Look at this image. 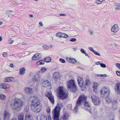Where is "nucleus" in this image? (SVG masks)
<instances>
[{
    "label": "nucleus",
    "instance_id": "f257e3e1",
    "mask_svg": "<svg viewBox=\"0 0 120 120\" xmlns=\"http://www.w3.org/2000/svg\"><path fill=\"white\" fill-rule=\"evenodd\" d=\"M109 88L106 87H103L101 90V94L104 95V97H106L105 101L106 103L111 105V107L113 110H116L117 108L118 102L116 100H111V99L108 98L110 94Z\"/></svg>",
    "mask_w": 120,
    "mask_h": 120
},
{
    "label": "nucleus",
    "instance_id": "f03ea898",
    "mask_svg": "<svg viewBox=\"0 0 120 120\" xmlns=\"http://www.w3.org/2000/svg\"><path fill=\"white\" fill-rule=\"evenodd\" d=\"M10 107L14 110L19 111L23 105V101L20 99L15 98L10 104Z\"/></svg>",
    "mask_w": 120,
    "mask_h": 120
},
{
    "label": "nucleus",
    "instance_id": "7ed1b4c3",
    "mask_svg": "<svg viewBox=\"0 0 120 120\" xmlns=\"http://www.w3.org/2000/svg\"><path fill=\"white\" fill-rule=\"evenodd\" d=\"M33 100L31 101L32 103H35L34 104H31L30 106L31 110L33 111L36 113L40 112L41 109V107L39 104V103L38 104L37 101L38 100L37 97L34 96L32 97Z\"/></svg>",
    "mask_w": 120,
    "mask_h": 120
},
{
    "label": "nucleus",
    "instance_id": "20e7f679",
    "mask_svg": "<svg viewBox=\"0 0 120 120\" xmlns=\"http://www.w3.org/2000/svg\"><path fill=\"white\" fill-rule=\"evenodd\" d=\"M87 98V96H85L84 94H81L79 97L74 109L75 112H77L78 107L81 105V102L86 101Z\"/></svg>",
    "mask_w": 120,
    "mask_h": 120
},
{
    "label": "nucleus",
    "instance_id": "39448f33",
    "mask_svg": "<svg viewBox=\"0 0 120 120\" xmlns=\"http://www.w3.org/2000/svg\"><path fill=\"white\" fill-rule=\"evenodd\" d=\"M67 87L69 89H71L72 92H75L77 90L74 80L71 79L68 81L67 83Z\"/></svg>",
    "mask_w": 120,
    "mask_h": 120
},
{
    "label": "nucleus",
    "instance_id": "423d86ee",
    "mask_svg": "<svg viewBox=\"0 0 120 120\" xmlns=\"http://www.w3.org/2000/svg\"><path fill=\"white\" fill-rule=\"evenodd\" d=\"M62 86H60L58 87L59 94L58 96L61 100H63L66 99L68 95L65 93V91L63 89Z\"/></svg>",
    "mask_w": 120,
    "mask_h": 120
},
{
    "label": "nucleus",
    "instance_id": "0eeeda50",
    "mask_svg": "<svg viewBox=\"0 0 120 120\" xmlns=\"http://www.w3.org/2000/svg\"><path fill=\"white\" fill-rule=\"evenodd\" d=\"M61 108L60 107L57 106L54 109V111L53 114V120H59L60 112Z\"/></svg>",
    "mask_w": 120,
    "mask_h": 120
},
{
    "label": "nucleus",
    "instance_id": "6e6552de",
    "mask_svg": "<svg viewBox=\"0 0 120 120\" xmlns=\"http://www.w3.org/2000/svg\"><path fill=\"white\" fill-rule=\"evenodd\" d=\"M92 100L94 104L95 105H100L101 101L99 100L98 97H96L94 95H92L91 96Z\"/></svg>",
    "mask_w": 120,
    "mask_h": 120
},
{
    "label": "nucleus",
    "instance_id": "1a4fd4ad",
    "mask_svg": "<svg viewBox=\"0 0 120 120\" xmlns=\"http://www.w3.org/2000/svg\"><path fill=\"white\" fill-rule=\"evenodd\" d=\"M34 82H37V84H39L41 82L40 75L38 73L36 74L33 79Z\"/></svg>",
    "mask_w": 120,
    "mask_h": 120
},
{
    "label": "nucleus",
    "instance_id": "9d476101",
    "mask_svg": "<svg viewBox=\"0 0 120 120\" xmlns=\"http://www.w3.org/2000/svg\"><path fill=\"white\" fill-rule=\"evenodd\" d=\"M84 105L85 107H87V108H85V109H86L87 111L89 112L90 113L92 114V111L91 110L90 104L89 103L87 102H85L84 104Z\"/></svg>",
    "mask_w": 120,
    "mask_h": 120
},
{
    "label": "nucleus",
    "instance_id": "9b49d317",
    "mask_svg": "<svg viewBox=\"0 0 120 120\" xmlns=\"http://www.w3.org/2000/svg\"><path fill=\"white\" fill-rule=\"evenodd\" d=\"M10 114L6 110L4 111V113L3 118L4 120H9Z\"/></svg>",
    "mask_w": 120,
    "mask_h": 120
},
{
    "label": "nucleus",
    "instance_id": "f8f14e48",
    "mask_svg": "<svg viewBox=\"0 0 120 120\" xmlns=\"http://www.w3.org/2000/svg\"><path fill=\"white\" fill-rule=\"evenodd\" d=\"M41 57V55L39 53H37L35 54L32 57V59L33 60H37L40 58Z\"/></svg>",
    "mask_w": 120,
    "mask_h": 120
},
{
    "label": "nucleus",
    "instance_id": "ddd939ff",
    "mask_svg": "<svg viewBox=\"0 0 120 120\" xmlns=\"http://www.w3.org/2000/svg\"><path fill=\"white\" fill-rule=\"evenodd\" d=\"M77 80L78 84L80 87H82L83 86L84 83L83 78L79 77Z\"/></svg>",
    "mask_w": 120,
    "mask_h": 120
},
{
    "label": "nucleus",
    "instance_id": "4468645a",
    "mask_svg": "<svg viewBox=\"0 0 120 120\" xmlns=\"http://www.w3.org/2000/svg\"><path fill=\"white\" fill-rule=\"evenodd\" d=\"M119 27L117 24H115L113 25L112 27L111 31L114 32H116L118 30Z\"/></svg>",
    "mask_w": 120,
    "mask_h": 120
},
{
    "label": "nucleus",
    "instance_id": "2eb2a0df",
    "mask_svg": "<svg viewBox=\"0 0 120 120\" xmlns=\"http://www.w3.org/2000/svg\"><path fill=\"white\" fill-rule=\"evenodd\" d=\"M116 91L118 94H120V83H117L116 84V87L115 88Z\"/></svg>",
    "mask_w": 120,
    "mask_h": 120
},
{
    "label": "nucleus",
    "instance_id": "dca6fc26",
    "mask_svg": "<svg viewBox=\"0 0 120 120\" xmlns=\"http://www.w3.org/2000/svg\"><path fill=\"white\" fill-rule=\"evenodd\" d=\"M25 91L27 94H31L33 90L30 87H26L25 89Z\"/></svg>",
    "mask_w": 120,
    "mask_h": 120
},
{
    "label": "nucleus",
    "instance_id": "f3484780",
    "mask_svg": "<svg viewBox=\"0 0 120 120\" xmlns=\"http://www.w3.org/2000/svg\"><path fill=\"white\" fill-rule=\"evenodd\" d=\"M43 83H44L43 86L44 87H46L51 85L50 82L48 80H46V81H44Z\"/></svg>",
    "mask_w": 120,
    "mask_h": 120
},
{
    "label": "nucleus",
    "instance_id": "a211bd4d",
    "mask_svg": "<svg viewBox=\"0 0 120 120\" xmlns=\"http://www.w3.org/2000/svg\"><path fill=\"white\" fill-rule=\"evenodd\" d=\"M0 86L2 89H6L8 88L9 87V85L6 83H3L0 85Z\"/></svg>",
    "mask_w": 120,
    "mask_h": 120
},
{
    "label": "nucleus",
    "instance_id": "6ab92c4d",
    "mask_svg": "<svg viewBox=\"0 0 120 120\" xmlns=\"http://www.w3.org/2000/svg\"><path fill=\"white\" fill-rule=\"evenodd\" d=\"M25 69L24 68H22L19 70V74L22 75H23L25 73Z\"/></svg>",
    "mask_w": 120,
    "mask_h": 120
},
{
    "label": "nucleus",
    "instance_id": "aec40b11",
    "mask_svg": "<svg viewBox=\"0 0 120 120\" xmlns=\"http://www.w3.org/2000/svg\"><path fill=\"white\" fill-rule=\"evenodd\" d=\"M13 79L12 77H8L4 79V81L5 82H10L12 81Z\"/></svg>",
    "mask_w": 120,
    "mask_h": 120
},
{
    "label": "nucleus",
    "instance_id": "412c9836",
    "mask_svg": "<svg viewBox=\"0 0 120 120\" xmlns=\"http://www.w3.org/2000/svg\"><path fill=\"white\" fill-rule=\"evenodd\" d=\"M68 62L70 63L75 64L76 62V60L74 59H71L70 58L69 59Z\"/></svg>",
    "mask_w": 120,
    "mask_h": 120
},
{
    "label": "nucleus",
    "instance_id": "4be33fe9",
    "mask_svg": "<svg viewBox=\"0 0 120 120\" xmlns=\"http://www.w3.org/2000/svg\"><path fill=\"white\" fill-rule=\"evenodd\" d=\"M85 84H84V86L85 87L86 86L88 85H89L90 84V81L88 79H86V80L84 82Z\"/></svg>",
    "mask_w": 120,
    "mask_h": 120
},
{
    "label": "nucleus",
    "instance_id": "5701e85b",
    "mask_svg": "<svg viewBox=\"0 0 120 120\" xmlns=\"http://www.w3.org/2000/svg\"><path fill=\"white\" fill-rule=\"evenodd\" d=\"M6 99V96L2 94H0V99L1 100H5Z\"/></svg>",
    "mask_w": 120,
    "mask_h": 120
},
{
    "label": "nucleus",
    "instance_id": "b1692460",
    "mask_svg": "<svg viewBox=\"0 0 120 120\" xmlns=\"http://www.w3.org/2000/svg\"><path fill=\"white\" fill-rule=\"evenodd\" d=\"M45 95L48 98L52 96V93L49 92H47L45 94Z\"/></svg>",
    "mask_w": 120,
    "mask_h": 120
},
{
    "label": "nucleus",
    "instance_id": "393cba45",
    "mask_svg": "<svg viewBox=\"0 0 120 120\" xmlns=\"http://www.w3.org/2000/svg\"><path fill=\"white\" fill-rule=\"evenodd\" d=\"M49 101L52 104H54V97L53 96L50 97L48 98Z\"/></svg>",
    "mask_w": 120,
    "mask_h": 120
},
{
    "label": "nucleus",
    "instance_id": "a878e982",
    "mask_svg": "<svg viewBox=\"0 0 120 120\" xmlns=\"http://www.w3.org/2000/svg\"><path fill=\"white\" fill-rule=\"evenodd\" d=\"M61 35V38H67L68 37V35L64 33H62Z\"/></svg>",
    "mask_w": 120,
    "mask_h": 120
},
{
    "label": "nucleus",
    "instance_id": "bb28decb",
    "mask_svg": "<svg viewBox=\"0 0 120 120\" xmlns=\"http://www.w3.org/2000/svg\"><path fill=\"white\" fill-rule=\"evenodd\" d=\"M51 58L50 57H48L45 59V62L46 63H48L50 62L51 60Z\"/></svg>",
    "mask_w": 120,
    "mask_h": 120
},
{
    "label": "nucleus",
    "instance_id": "cd10ccee",
    "mask_svg": "<svg viewBox=\"0 0 120 120\" xmlns=\"http://www.w3.org/2000/svg\"><path fill=\"white\" fill-rule=\"evenodd\" d=\"M26 120H34L32 118L30 117V115H28L25 116Z\"/></svg>",
    "mask_w": 120,
    "mask_h": 120
},
{
    "label": "nucleus",
    "instance_id": "c85d7f7f",
    "mask_svg": "<svg viewBox=\"0 0 120 120\" xmlns=\"http://www.w3.org/2000/svg\"><path fill=\"white\" fill-rule=\"evenodd\" d=\"M53 77L54 78L57 79L58 78L59 74L58 73L55 72L53 74Z\"/></svg>",
    "mask_w": 120,
    "mask_h": 120
},
{
    "label": "nucleus",
    "instance_id": "c756f323",
    "mask_svg": "<svg viewBox=\"0 0 120 120\" xmlns=\"http://www.w3.org/2000/svg\"><path fill=\"white\" fill-rule=\"evenodd\" d=\"M62 118L63 120H66L68 118L67 114L66 113L64 114L62 117Z\"/></svg>",
    "mask_w": 120,
    "mask_h": 120
},
{
    "label": "nucleus",
    "instance_id": "7c9ffc66",
    "mask_svg": "<svg viewBox=\"0 0 120 120\" xmlns=\"http://www.w3.org/2000/svg\"><path fill=\"white\" fill-rule=\"evenodd\" d=\"M80 51H81V52L82 53H83L86 56H88V57L89 58H90L89 57V56L86 53V52H85L84 50L83 49H81V50H80Z\"/></svg>",
    "mask_w": 120,
    "mask_h": 120
},
{
    "label": "nucleus",
    "instance_id": "2f4dec72",
    "mask_svg": "<svg viewBox=\"0 0 120 120\" xmlns=\"http://www.w3.org/2000/svg\"><path fill=\"white\" fill-rule=\"evenodd\" d=\"M40 120H47V117L45 115L42 116L41 117Z\"/></svg>",
    "mask_w": 120,
    "mask_h": 120
},
{
    "label": "nucleus",
    "instance_id": "473e14b6",
    "mask_svg": "<svg viewBox=\"0 0 120 120\" xmlns=\"http://www.w3.org/2000/svg\"><path fill=\"white\" fill-rule=\"evenodd\" d=\"M43 48L45 50H47L49 49V47L47 45H43Z\"/></svg>",
    "mask_w": 120,
    "mask_h": 120
},
{
    "label": "nucleus",
    "instance_id": "72a5a7b5",
    "mask_svg": "<svg viewBox=\"0 0 120 120\" xmlns=\"http://www.w3.org/2000/svg\"><path fill=\"white\" fill-rule=\"evenodd\" d=\"M24 116L23 115H20L18 116V120H23Z\"/></svg>",
    "mask_w": 120,
    "mask_h": 120
},
{
    "label": "nucleus",
    "instance_id": "f704fd0d",
    "mask_svg": "<svg viewBox=\"0 0 120 120\" xmlns=\"http://www.w3.org/2000/svg\"><path fill=\"white\" fill-rule=\"evenodd\" d=\"M41 71H42V73H43L46 71L47 69L43 67L41 69Z\"/></svg>",
    "mask_w": 120,
    "mask_h": 120
},
{
    "label": "nucleus",
    "instance_id": "c9c22d12",
    "mask_svg": "<svg viewBox=\"0 0 120 120\" xmlns=\"http://www.w3.org/2000/svg\"><path fill=\"white\" fill-rule=\"evenodd\" d=\"M62 33L58 32L56 33V36L59 38H61Z\"/></svg>",
    "mask_w": 120,
    "mask_h": 120
},
{
    "label": "nucleus",
    "instance_id": "e433bc0d",
    "mask_svg": "<svg viewBox=\"0 0 120 120\" xmlns=\"http://www.w3.org/2000/svg\"><path fill=\"white\" fill-rule=\"evenodd\" d=\"M105 0H97L96 1V3L97 4H100L104 1Z\"/></svg>",
    "mask_w": 120,
    "mask_h": 120
},
{
    "label": "nucleus",
    "instance_id": "4c0bfd02",
    "mask_svg": "<svg viewBox=\"0 0 120 120\" xmlns=\"http://www.w3.org/2000/svg\"><path fill=\"white\" fill-rule=\"evenodd\" d=\"M57 105L61 108H62L63 107L62 103L61 102L58 103Z\"/></svg>",
    "mask_w": 120,
    "mask_h": 120
},
{
    "label": "nucleus",
    "instance_id": "58836bf2",
    "mask_svg": "<svg viewBox=\"0 0 120 120\" xmlns=\"http://www.w3.org/2000/svg\"><path fill=\"white\" fill-rule=\"evenodd\" d=\"M40 65L44 64L45 61L43 60H41L39 61Z\"/></svg>",
    "mask_w": 120,
    "mask_h": 120
},
{
    "label": "nucleus",
    "instance_id": "ea45409f",
    "mask_svg": "<svg viewBox=\"0 0 120 120\" xmlns=\"http://www.w3.org/2000/svg\"><path fill=\"white\" fill-rule=\"evenodd\" d=\"M93 53L96 55H98V56H101L100 54L98 53V52L94 50L93 52Z\"/></svg>",
    "mask_w": 120,
    "mask_h": 120
},
{
    "label": "nucleus",
    "instance_id": "a19ab883",
    "mask_svg": "<svg viewBox=\"0 0 120 120\" xmlns=\"http://www.w3.org/2000/svg\"><path fill=\"white\" fill-rule=\"evenodd\" d=\"M77 40L75 38H71L70 40V41L71 42H75Z\"/></svg>",
    "mask_w": 120,
    "mask_h": 120
},
{
    "label": "nucleus",
    "instance_id": "79ce46f5",
    "mask_svg": "<svg viewBox=\"0 0 120 120\" xmlns=\"http://www.w3.org/2000/svg\"><path fill=\"white\" fill-rule=\"evenodd\" d=\"M59 61L62 63H64L65 62V61L64 59L61 58H60L59 59Z\"/></svg>",
    "mask_w": 120,
    "mask_h": 120
},
{
    "label": "nucleus",
    "instance_id": "37998d69",
    "mask_svg": "<svg viewBox=\"0 0 120 120\" xmlns=\"http://www.w3.org/2000/svg\"><path fill=\"white\" fill-rule=\"evenodd\" d=\"M7 53L4 52L2 53L3 56L4 57H6L7 56Z\"/></svg>",
    "mask_w": 120,
    "mask_h": 120
},
{
    "label": "nucleus",
    "instance_id": "c03bdc74",
    "mask_svg": "<svg viewBox=\"0 0 120 120\" xmlns=\"http://www.w3.org/2000/svg\"><path fill=\"white\" fill-rule=\"evenodd\" d=\"M100 65L101 67L103 68H105L106 67V65L105 64L103 63H101Z\"/></svg>",
    "mask_w": 120,
    "mask_h": 120
},
{
    "label": "nucleus",
    "instance_id": "a18cd8bd",
    "mask_svg": "<svg viewBox=\"0 0 120 120\" xmlns=\"http://www.w3.org/2000/svg\"><path fill=\"white\" fill-rule=\"evenodd\" d=\"M116 73L117 75L118 76H120V71H116Z\"/></svg>",
    "mask_w": 120,
    "mask_h": 120
},
{
    "label": "nucleus",
    "instance_id": "49530a36",
    "mask_svg": "<svg viewBox=\"0 0 120 120\" xmlns=\"http://www.w3.org/2000/svg\"><path fill=\"white\" fill-rule=\"evenodd\" d=\"M91 51H92L93 52L94 51V49L92 47H90L88 48Z\"/></svg>",
    "mask_w": 120,
    "mask_h": 120
},
{
    "label": "nucleus",
    "instance_id": "de8ad7c7",
    "mask_svg": "<svg viewBox=\"0 0 120 120\" xmlns=\"http://www.w3.org/2000/svg\"><path fill=\"white\" fill-rule=\"evenodd\" d=\"M116 66L117 67L120 69V64L119 63H116Z\"/></svg>",
    "mask_w": 120,
    "mask_h": 120
},
{
    "label": "nucleus",
    "instance_id": "09e8293b",
    "mask_svg": "<svg viewBox=\"0 0 120 120\" xmlns=\"http://www.w3.org/2000/svg\"><path fill=\"white\" fill-rule=\"evenodd\" d=\"M13 41L11 40V39H10L8 41L9 43L10 44H12L13 42Z\"/></svg>",
    "mask_w": 120,
    "mask_h": 120
},
{
    "label": "nucleus",
    "instance_id": "8fccbe9b",
    "mask_svg": "<svg viewBox=\"0 0 120 120\" xmlns=\"http://www.w3.org/2000/svg\"><path fill=\"white\" fill-rule=\"evenodd\" d=\"M97 87V86H93V89L94 90V91L95 92V89H96Z\"/></svg>",
    "mask_w": 120,
    "mask_h": 120
},
{
    "label": "nucleus",
    "instance_id": "3c124183",
    "mask_svg": "<svg viewBox=\"0 0 120 120\" xmlns=\"http://www.w3.org/2000/svg\"><path fill=\"white\" fill-rule=\"evenodd\" d=\"M59 15L60 16H65L66 15V14H60Z\"/></svg>",
    "mask_w": 120,
    "mask_h": 120
},
{
    "label": "nucleus",
    "instance_id": "603ef678",
    "mask_svg": "<svg viewBox=\"0 0 120 120\" xmlns=\"http://www.w3.org/2000/svg\"><path fill=\"white\" fill-rule=\"evenodd\" d=\"M115 6H117L118 7H119V3H115Z\"/></svg>",
    "mask_w": 120,
    "mask_h": 120
},
{
    "label": "nucleus",
    "instance_id": "864d4df0",
    "mask_svg": "<svg viewBox=\"0 0 120 120\" xmlns=\"http://www.w3.org/2000/svg\"><path fill=\"white\" fill-rule=\"evenodd\" d=\"M47 112L48 113H49L50 112V109H47Z\"/></svg>",
    "mask_w": 120,
    "mask_h": 120
},
{
    "label": "nucleus",
    "instance_id": "5fc2aeb1",
    "mask_svg": "<svg viewBox=\"0 0 120 120\" xmlns=\"http://www.w3.org/2000/svg\"><path fill=\"white\" fill-rule=\"evenodd\" d=\"M48 120H52L51 116H48Z\"/></svg>",
    "mask_w": 120,
    "mask_h": 120
},
{
    "label": "nucleus",
    "instance_id": "6e6d98bb",
    "mask_svg": "<svg viewBox=\"0 0 120 120\" xmlns=\"http://www.w3.org/2000/svg\"><path fill=\"white\" fill-rule=\"evenodd\" d=\"M101 75V77H105L106 76V74L105 75Z\"/></svg>",
    "mask_w": 120,
    "mask_h": 120
},
{
    "label": "nucleus",
    "instance_id": "4d7b16f0",
    "mask_svg": "<svg viewBox=\"0 0 120 120\" xmlns=\"http://www.w3.org/2000/svg\"><path fill=\"white\" fill-rule=\"evenodd\" d=\"M90 33V34L91 35H92L93 33V32L91 30H90L89 31Z\"/></svg>",
    "mask_w": 120,
    "mask_h": 120
},
{
    "label": "nucleus",
    "instance_id": "13d9d810",
    "mask_svg": "<svg viewBox=\"0 0 120 120\" xmlns=\"http://www.w3.org/2000/svg\"><path fill=\"white\" fill-rule=\"evenodd\" d=\"M95 63L97 65H98L99 64H101L99 62H96Z\"/></svg>",
    "mask_w": 120,
    "mask_h": 120
},
{
    "label": "nucleus",
    "instance_id": "bf43d9fd",
    "mask_svg": "<svg viewBox=\"0 0 120 120\" xmlns=\"http://www.w3.org/2000/svg\"><path fill=\"white\" fill-rule=\"evenodd\" d=\"M39 24L41 26H42L43 25V24L42 22H40L39 23Z\"/></svg>",
    "mask_w": 120,
    "mask_h": 120
},
{
    "label": "nucleus",
    "instance_id": "052dcab7",
    "mask_svg": "<svg viewBox=\"0 0 120 120\" xmlns=\"http://www.w3.org/2000/svg\"><path fill=\"white\" fill-rule=\"evenodd\" d=\"M36 63L37 65H40V64L39 63V61H38V62H37Z\"/></svg>",
    "mask_w": 120,
    "mask_h": 120
},
{
    "label": "nucleus",
    "instance_id": "680f3d73",
    "mask_svg": "<svg viewBox=\"0 0 120 120\" xmlns=\"http://www.w3.org/2000/svg\"><path fill=\"white\" fill-rule=\"evenodd\" d=\"M10 66L11 67H13V64H10Z\"/></svg>",
    "mask_w": 120,
    "mask_h": 120
},
{
    "label": "nucleus",
    "instance_id": "e2e57ef3",
    "mask_svg": "<svg viewBox=\"0 0 120 120\" xmlns=\"http://www.w3.org/2000/svg\"><path fill=\"white\" fill-rule=\"evenodd\" d=\"M115 9L116 10V9H120V8H119V7H116V8H115Z\"/></svg>",
    "mask_w": 120,
    "mask_h": 120
},
{
    "label": "nucleus",
    "instance_id": "0e129e2a",
    "mask_svg": "<svg viewBox=\"0 0 120 120\" xmlns=\"http://www.w3.org/2000/svg\"><path fill=\"white\" fill-rule=\"evenodd\" d=\"M29 16L30 17H31V18H33V15H31V14H30V15H29Z\"/></svg>",
    "mask_w": 120,
    "mask_h": 120
},
{
    "label": "nucleus",
    "instance_id": "69168bd1",
    "mask_svg": "<svg viewBox=\"0 0 120 120\" xmlns=\"http://www.w3.org/2000/svg\"><path fill=\"white\" fill-rule=\"evenodd\" d=\"M22 44L23 45H26V44L24 42H22Z\"/></svg>",
    "mask_w": 120,
    "mask_h": 120
},
{
    "label": "nucleus",
    "instance_id": "338daca9",
    "mask_svg": "<svg viewBox=\"0 0 120 120\" xmlns=\"http://www.w3.org/2000/svg\"><path fill=\"white\" fill-rule=\"evenodd\" d=\"M2 37H0V41H2Z\"/></svg>",
    "mask_w": 120,
    "mask_h": 120
},
{
    "label": "nucleus",
    "instance_id": "774afa93",
    "mask_svg": "<svg viewBox=\"0 0 120 120\" xmlns=\"http://www.w3.org/2000/svg\"><path fill=\"white\" fill-rule=\"evenodd\" d=\"M3 22L2 21L0 22V25H1L2 24H3Z\"/></svg>",
    "mask_w": 120,
    "mask_h": 120
}]
</instances>
